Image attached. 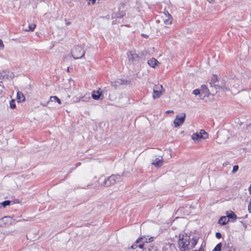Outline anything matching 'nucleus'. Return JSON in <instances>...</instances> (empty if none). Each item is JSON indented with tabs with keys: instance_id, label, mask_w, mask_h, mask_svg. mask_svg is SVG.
I'll list each match as a JSON object with an SVG mask.
<instances>
[{
	"instance_id": "nucleus-6",
	"label": "nucleus",
	"mask_w": 251,
	"mask_h": 251,
	"mask_svg": "<svg viewBox=\"0 0 251 251\" xmlns=\"http://www.w3.org/2000/svg\"><path fill=\"white\" fill-rule=\"evenodd\" d=\"M13 220L10 216H5L0 219V227H7L13 223Z\"/></svg>"
},
{
	"instance_id": "nucleus-28",
	"label": "nucleus",
	"mask_w": 251,
	"mask_h": 251,
	"mask_svg": "<svg viewBox=\"0 0 251 251\" xmlns=\"http://www.w3.org/2000/svg\"><path fill=\"white\" fill-rule=\"evenodd\" d=\"M4 48V45L2 43V41L0 40V50H2Z\"/></svg>"
},
{
	"instance_id": "nucleus-9",
	"label": "nucleus",
	"mask_w": 251,
	"mask_h": 251,
	"mask_svg": "<svg viewBox=\"0 0 251 251\" xmlns=\"http://www.w3.org/2000/svg\"><path fill=\"white\" fill-rule=\"evenodd\" d=\"M163 161V159L162 156H160L154 159L151 163V164L156 168H159L162 166Z\"/></svg>"
},
{
	"instance_id": "nucleus-13",
	"label": "nucleus",
	"mask_w": 251,
	"mask_h": 251,
	"mask_svg": "<svg viewBox=\"0 0 251 251\" xmlns=\"http://www.w3.org/2000/svg\"><path fill=\"white\" fill-rule=\"evenodd\" d=\"M229 221V220L226 216H223L221 217L220 219L219 220L218 223L219 224L221 225H225L227 223H228Z\"/></svg>"
},
{
	"instance_id": "nucleus-8",
	"label": "nucleus",
	"mask_w": 251,
	"mask_h": 251,
	"mask_svg": "<svg viewBox=\"0 0 251 251\" xmlns=\"http://www.w3.org/2000/svg\"><path fill=\"white\" fill-rule=\"evenodd\" d=\"M127 56L129 60L131 62L137 61L138 60L139 56L134 50L128 51Z\"/></svg>"
},
{
	"instance_id": "nucleus-14",
	"label": "nucleus",
	"mask_w": 251,
	"mask_h": 251,
	"mask_svg": "<svg viewBox=\"0 0 251 251\" xmlns=\"http://www.w3.org/2000/svg\"><path fill=\"white\" fill-rule=\"evenodd\" d=\"M17 98L18 100V102L24 101L25 100V97L21 92H18L17 94Z\"/></svg>"
},
{
	"instance_id": "nucleus-23",
	"label": "nucleus",
	"mask_w": 251,
	"mask_h": 251,
	"mask_svg": "<svg viewBox=\"0 0 251 251\" xmlns=\"http://www.w3.org/2000/svg\"><path fill=\"white\" fill-rule=\"evenodd\" d=\"M148 251H157V248L155 246H148Z\"/></svg>"
},
{
	"instance_id": "nucleus-11",
	"label": "nucleus",
	"mask_w": 251,
	"mask_h": 251,
	"mask_svg": "<svg viewBox=\"0 0 251 251\" xmlns=\"http://www.w3.org/2000/svg\"><path fill=\"white\" fill-rule=\"evenodd\" d=\"M92 97L94 100H96L102 99V98H101V93H100L99 91H94L92 94Z\"/></svg>"
},
{
	"instance_id": "nucleus-7",
	"label": "nucleus",
	"mask_w": 251,
	"mask_h": 251,
	"mask_svg": "<svg viewBox=\"0 0 251 251\" xmlns=\"http://www.w3.org/2000/svg\"><path fill=\"white\" fill-rule=\"evenodd\" d=\"M185 114L182 113L180 116L177 115L174 120V124L176 127H177L181 125L184 122L185 119Z\"/></svg>"
},
{
	"instance_id": "nucleus-31",
	"label": "nucleus",
	"mask_w": 251,
	"mask_h": 251,
	"mask_svg": "<svg viewBox=\"0 0 251 251\" xmlns=\"http://www.w3.org/2000/svg\"><path fill=\"white\" fill-rule=\"evenodd\" d=\"M125 14H121V13H119L118 15H117V17L118 18H122L124 15Z\"/></svg>"
},
{
	"instance_id": "nucleus-32",
	"label": "nucleus",
	"mask_w": 251,
	"mask_h": 251,
	"mask_svg": "<svg viewBox=\"0 0 251 251\" xmlns=\"http://www.w3.org/2000/svg\"><path fill=\"white\" fill-rule=\"evenodd\" d=\"M174 113V111L173 110H167L166 111V114H169V113Z\"/></svg>"
},
{
	"instance_id": "nucleus-16",
	"label": "nucleus",
	"mask_w": 251,
	"mask_h": 251,
	"mask_svg": "<svg viewBox=\"0 0 251 251\" xmlns=\"http://www.w3.org/2000/svg\"><path fill=\"white\" fill-rule=\"evenodd\" d=\"M197 244V239L196 238H193L191 241H190V247H191V249L194 248L195 246Z\"/></svg>"
},
{
	"instance_id": "nucleus-3",
	"label": "nucleus",
	"mask_w": 251,
	"mask_h": 251,
	"mask_svg": "<svg viewBox=\"0 0 251 251\" xmlns=\"http://www.w3.org/2000/svg\"><path fill=\"white\" fill-rule=\"evenodd\" d=\"M85 54V51L81 46H77L72 50V55L75 59L82 58Z\"/></svg>"
},
{
	"instance_id": "nucleus-29",
	"label": "nucleus",
	"mask_w": 251,
	"mask_h": 251,
	"mask_svg": "<svg viewBox=\"0 0 251 251\" xmlns=\"http://www.w3.org/2000/svg\"><path fill=\"white\" fill-rule=\"evenodd\" d=\"M3 89H4V87L3 86L1 85L0 84V95L1 94H2L3 91Z\"/></svg>"
},
{
	"instance_id": "nucleus-40",
	"label": "nucleus",
	"mask_w": 251,
	"mask_h": 251,
	"mask_svg": "<svg viewBox=\"0 0 251 251\" xmlns=\"http://www.w3.org/2000/svg\"><path fill=\"white\" fill-rule=\"evenodd\" d=\"M83 98H81V100L83 101H85L83 99Z\"/></svg>"
},
{
	"instance_id": "nucleus-38",
	"label": "nucleus",
	"mask_w": 251,
	"mask_h": 251,
	"mask_svg": "<svg viewBox=\"0 0 251 251\" xmlns=\"http://www.w3.org/2000/svg\"><path fill=\"white\" fill-rule=\"evenodd\" d=\"M142 251H148V247L145 248Z\"/></svg>"
},
{
	"instance_id": "nucleus-33",
	"label": "nucleus",
	"mask_w": 251,
	"mask_h": 251,
	"mask_svg": "<svg viewBox=\"0 0 251 251\" xmlns=\"http://www.w3.org/2000/svg\"><path fill=\"white\" fill-rule=\"evenodd\" d=\"M88 1V4H90V1H92L93 4H94L96 2V0H87Z\"/></svg>"
},
{
	"instance_id": "nucleus-18",
	"label": "nucleus",
	"mask_w": 251,
	"mask_h": 251,
	"mask_svg": "<svg viewBox=\"0 0 251 251\" xmlns=\"http://www.w3.org/2000/svg\"><path fill=\"white\" fill-rule=\"evenodd\" d=\"M35 26H36V25L34 24L29 25L28 28L25 29V31H33L34 30Z\"/></svg>"
},
{
	"instance_id": "nucleus-34",
	"label": "nucleus",
	"mask_w": 251,
	"mask_h": 251,
	"mask_svg": "<svg viewBox=\"0 0 251 251\" xmlns=\"http://www.w3.org/2000/svg\"><path fill=\"white\" fill-rule=\"evenodd\" d=\"M144 246H145V244L143 243V244H141L139 245V247L140 249H143Z\"/></svg>"
},
{
	"instance_id": "nucleus-10",
	"label": "nucleus",
	"mask_w": 251,
	"mask_h": 251,
	"mask_svg": "<svg viewBox=\"0 0 251 251\" xmlns=\"http://www.w3.org/2000/svg\"><path fill=\"white\" fill-rule=\"evenodd\" d=\"M148 64L152 68H155L159 64V62L155 58H151L148 62Z\"/></svg>"
},
{
	"instance_id": "nucleus-20",
	"label": "nucleus",
	"mask_w": 251,
	"mask_h": 251,
	"mask_svg": "<svg viewBox=\"0 0 251 251\" xmlns=\"http://www.w3.org/2000/svg\"><path fill=\"white\" fill-rule=\"evenodd\" d=\"M222 248V244L219 243L217 245V246L214 248L212 251H221Z\"/></svg>"
},
{
	"instance_id": "nucleus-25",
	"label": "nucleus",
	"mask_w": 251,
	"mask_h": 251,
	"mask_svg": "<svg viewBox=\"0 0 251 251\" xmlns=\"http://www.w3.org/2000/svg\"><path fill=\"white\" fill-rule=\"evenodd\" d=\"M193 93L195 95H198L200 94V92L199 89H195L193 91Z\"/></svg>"
},
{
	"instance_id": "nucleus-22",
	"label": "nucleus",
	"mask_w": 251,
	"mask_h": 251,
	"mask_svg": "<svg viewBox=\"0 0 251 251\" xmlns=\"http://www.w3.org/2000/svg\"><path fill=\"white\" fill-rule=\"evenodd\" d=\"M10 201L7 200L3 201L0 204L2 207H5L6 206L9 205L10 204Z\"/></svg>"
},
{
	"instance_id": "nucleus-37",
	"label": "nucleus",
	"mask_w": 251,
	"mask_h": 251,
	"mask_svg": "<svg viewBox=\"0 0 251 251\" xmlns=\"http://www.w3.org/2000/svg\"><path fill=\"white\" fill-rule=\"evenodd\" d=\"M249 191L250 192V194H251V185H250V186L249 188Z\"/></svg>"
},
{
	"instance_id": "nucleus-17",
	"label": "nucleus",
	"mask_w": 251,
	"mask_h": 251,
	"mask_svg": "<svg viewBox=\"0 0 251 251\" xmlns=\"http://www.w3.org/2000/svg\"><path fill=\"white\" fill-rule=\"evenodd\" d=\"M226 217H227L228 220L229 219L236 220L237 218L236 215L232 211H231L229 214H228Z\"/></svg>"
},
{
	"instance_id": "nucleus-36",
	"label": "nucleus",
	"mask_w": 251,
	"mask_h": 251,
	"mask_svg": "<svg viewBox=\"0 0 251 251\" xmlns=\"http://www.w3.org/2000/svg\"><path fill=\"white\" fill-rule=\"evenodd\" d=\"M214 0H207V1L211 3L214 2Z\"/></svg>"
},
{
	"instance_id": "nucleus-26",
	"label": "nucleus",
	"mask_w": 251,
	"mask_h": 251,
	"mask_svg": "<svg viewBox=\"0 0 251 251\" xmlns=\"http://www.w3.org/2000/svg\"><path fill=\"white\" fill-rule=\"evenodd\" d=\"M52 99L56 100V101H57L59 104H60L61 103V100H59V99L57 97L55 96V98H52Z\"/></svg>"
},
{
	"instance_id": "nucleus-21",
	"label": "nucleus",
	"mask_w": 251,
	"mask_h": 251,
	"mask_svg": "<svg viewBox=\"0 0 251 251\" xmlns=\"http://www.w3.org/2000/svg\"><path fill=\"white\" fill-rule=\"evenodd\" d=\"M9 104H10V107L11 109H14L16 108V103H15V101L14 100H11Z\"/></svg>"
},
{
	"instance_id": "nucleus-24",
	"label": "nucleus",
	"mask_w": 251,
	"mask_h": 251,
	"mask_svg": "<svg viewBox=\"0 0 251 251\" xmlns=\"http://www.w3.org/2000/svg\"><path fill=\"white\" fill-rule=\"evenodd\" d=\"M239 167L238 165H235L233 167V170L232 171V173L233 174H235L238 170Z\"/></svg>"
},
{
	"instance_id": "nucleus-2",
	"label": "nucleus",
	"mask_w": 251,
	"mask_h": 251,
	"mask_svg": "<svg viewBox=\"0 0 251 251\" xmlns=\"http://www.w3.org/2000/svg\"><path fill=\"white\" fill-rule=\"evenodd\" d=\"M179 239L178 241V247L180 251H190V236L187 235H182L179 236Z\"/></svg>"
},
{
	"instance_id": "nucleus-35",
	"label": "nucleus",
	"mask_w": 251,
	"mask_h": 251,
	"mask_svg": "<svg viewBox=\"0 0 251 251\" xmlns=\"http://www.w3.org/2000/svg\"><path fill=\"white\" fill-rule=\"evenodd\" d=\"M137 245L136 244H133L132 246H131V248L133 249H135L137 248Z\"/></svg>"
},
{
	"instance_id": "nucleus-42",
	"label": "nucleus",
	"mask_w": 251,
	"mask_h": 251,
	"mask_svg": "<svg viewBox=\"0 0 251 251\" xmlns=\"http://www.w3.org/2000/svg\"><path fill=\"white\" fill-rule=\"evenodd\" d=\"M88 98L90 99V94H88Z\"/></svg>"
},
{
	"instance_id": "nucleus-5",
	"label": "nucleus",
	"mask_w": 251,
	"mask_h": 251,
	"mask_svg": "<svg viewBox=\"0 0 251 251\" xmlns=\"http://www.w3.org/2000/svg\"><path fill=\"white\" fill-rule=\"evenodd\" d=\"M208 134L204 130H201L200 132H196L192 135V139L195 141H199L201 139H206Z\"/></svg>"
},
{
	"instance_id": "nucleus-39",
	"label": "nucleus",
	"mask_w": 251,
	"mask_h": 251,
	"mask_svg": "<svg viewBox=\"0 0 251 251\" xmlns=\"http://www.w3.org/2000/svg\"><path fill=\"white\" fill-rule=\"evenodd\" d=\"M204 251L203 250H202L201 248H200L199 249V250L197 251V250H195V251Z\"/></svg>"
},
{
	"instance_id": "nucleus-4",
	"label": "nucleus",
	"mask_w": 251,
	"mask_h": 251,
	"mask_svg": "<svg viewBox=\"0 0 251 251\" xmlns=\"http://www.w3.org/2000/svg\"><path fill=\"white\" fill-rule=\"evenodd\" d=\"M164 92V89L162 85H156L153 87V99L159 98Z\"/></svg>"
},
{
	"instance_id": "nucleus-1",
	"label": "nucleus",
	"mask_w": 251,
	"mask_h": 251,
	"mask_svg": "<svg viewBox=\"0 0 251 251\" xmlns=\"http://www.w3.org/2000/svg\"><path fill=\"white\" fill-rule=\"evenodd\" d=\"M120 175H111L110 176L106 178L103 176L99 178V184L101 186L109 187L115 183L119 182L121 179Z\"/></svg>"
},
{
	"instance_id": "nucleus-27",
	"label": "nucleus",
	"mask_w": 251,
	"mask_h": 251,
	"mask_svg": "<svg viewBox=\"0 0 251 251\" xmlns=\"http://www.w3.org/2000/svg\"><path fill=\"white\" fill-rule=\"evenodd\" d=\"M216 237L218 239H220L222 237V235L220 232H216Z\"/></svg>"
},
{
	"instance_id": "nucleus-19",
	"label": "nucleus",
	"mask_w": 251,
	"mask_h": 251,
	"mask_svg": "<svg viewBox=\"0 0 251 251\" xmlns=\"http://www.w3.org/2000/svg\"><path fill=\"white\" fill-rule=\"evenodd\" d=\"M52 98H55V96H51L50 98V100L49 101H48L46 103H45V104H42V105L44 106H47L50 102H52V101H56V100H54V99H52Z\"/></svg>"
},
{
	"instance_id": "nucleus-41",
	"label": "nucleus",
	"mask_w": 251,
	"mask_h": 251,
	"mask_svg": "<svg viewBox=\"0 0 251 251\" xmlns=\"http://www.w3.org/2000/svg\"><path fill=\"white\" fill-rule=\"evenodd\" d=\"M70 24H71V23H70V22H68V23H67V25H70Z\"/></svg>"
},
{
	"instance_id": "nucleus-15",
	"label": "nucleus",
	"mask_w": 251,
	"mask_h": 251,
	"mask_svg": "<svg viewBox=\"0 0 251 251\" xmlns=\"http://www.w3.org/2000/svg\"><path fill=\"white\" fill-rule=\"evenodd\" d=\"M168 14V19L164 20V23L167 25H171L172 23V17L171 15L167 12Z\"/></svg>"
},
{
	"instance_id": "nucleus-12",
	"label": "nucleus",
	"mask_w": 251,
	"mask_h": 251,
	"mask_svg": "<svg viewBox=\"0 0 251 251\" xmlns=\"http://www.w3.org/2000/svg\"><path fill=\"white\" fill-rule=\"evenodd\" d=\"M152 237H151L148 239L146 237L144 236L138 239L136 241V243H138L140 241H142L144 243H145L152 242Z\"/></svg>"
},
{
	"instance_id": "nucleus-30",
	"label": "nucleus",
	"mask_w": 251,
	"mask_h": 251,
	"mask_svg": "<svg viewBox=\"0 0 251 251\" xmlns=\"http://www.w3.org/2000/svg\"><path fill=\"white\" fill-rule=\"evenodd\" d=\"M248 211L250 213H251V201L250 202L248 205Z\"/></svg>"
}]
</instances>
